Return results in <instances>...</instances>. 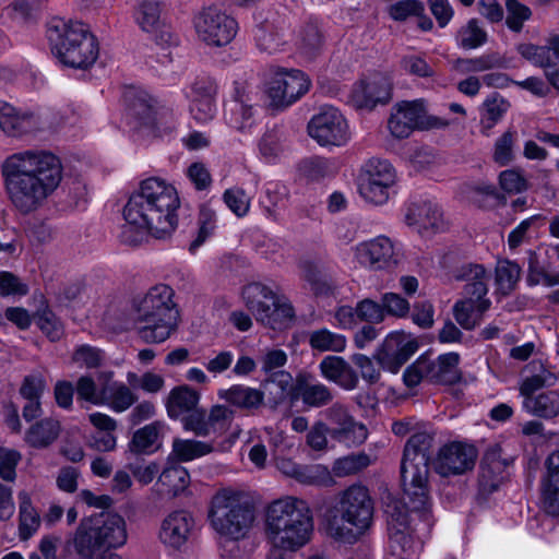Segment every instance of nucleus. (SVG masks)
Returning <instances> with one entry per match:
<instances>
[{
  "label": "nucleus",
  "mask_w": 559,
  "mask_h": 559,
  "mask_svg": "<svg viewBox=\"0 0 559 559\" xmlns=\"http://www.w3.org/2000/svg\"><path fill=\"white\" fill-rule=\"evenodd\" d=\"M159 481L168 487L173 495L183 492L190 485V475L186 467L173 465L163 471Z\"/></svg>",
  "instance_id": "53"
},
{
  "label": "nucleus",
  "mask_w": 559,
  "mask_h": 559,
  "mask_svg": "<svg viewBox=\"0 0 559 559\" xmlns=\"http://www.w3.org/2000/svg\"><path fill=\"white\" fill-rule=\"evenodd\" d=\"M136 115L145 126L156 129L158 135L170 133L176 128L174 114L156 100H141L134 106Z\"/></svg>",
  "instance_id": "32"
},
{
  "label": "nucleus",
  "mask_w": 559,
  "mask_h": 559,
  "mask_svg": "<svg viewBox=\"0 0 559 559\" xmlns=\"http://www.w3.org/2000/svg\"><path fill=\"white\" fill-rule=\"evenodd\" d=\"M194 527L195 521L190 512L176 510L162 521L158 538L166 547L179 550L189 542Z\"/></svg>",
  "instance_id": "18"
},
{
  "label": "nucleus",
  "mask_w": 559,
  "mask_h": 559,
  "mask_svg": "<svg viewBox=\"0 0 559 559\" xmlns=\"http://www.w3.org/2000/svg\"><path fill=\"white\" fill-rule=\"evenodd\" d=\"M392 79L384 73H372L357 81L349 94L348 103L357 110H373L392 98Z\"/></svg>",
  "instance_id": "15"
},
{
  "label": "nucleus",
  "mask_w": 559,
  "mask_h": 559,
  "mask_svg": "<svg viewBox=\"0 0 559 559\" xmlns=\"http://www.w3.org/2000/svg\"><path fill=\"white\" fill-rule=\"evenodd\" d=\"M557 378L556 376L547 370L546 368H544L542 365H539V370L538 372L530 376V377H526L521 386H520V392H521V395L526 399V397H530V396H535L534 393L545 386H551L555 384Z\"/></svg>",
  "instance_id": "57"
},
{
  "label": "nucleus",
  "mask_w": 559,
  "mask_h": 559,
  "mask_svg": "<svg viewBox=\"0 0 559 559\" xmlns=\"http://www.w3.org/2000/svg\"><path fill=\"white\" fill-rule=\"evenodd\" d=\"M373 512L368 488L354 484L338 495L336 506L326 514L325 533L337 542L352 544L370 527Z\"/></svg>",
  "instance_id": "4"
},
{
  "label": "nucleus",
  "mask_w": 559,
  "mask_h": 559,
  "mask_svg": "<svg viewBox=\"0 0 559 559\" xmlns=\"http://www.w3.org/2000/svg\"><path fill=\"white\" fill-rule=\"evenodd\" d=\"M452 277L455 281L466 282L464 295L488 294L490 274L481 264H462L452 271Z\"/></svg>",
  "instance_id": "37"
},
{
  "label": "nucleus",
  "mask_w": 559,
  "mask_h": 559,
  "mask_svg": "<svg viewBox=\"0 0 559 559\" xmlns=\"http://www.w3.org/2000/svg\"><path fill=\"white\" fill-rule=\"evenodd\" d=\"M212 435L225 432L235 417V411L226 405L216 404L211 407L207 414Z\"/></svg>",
  "instance_id": "61"
},
{
  "label": "nucleus",
  "mask_w": 559,
  "mask_h": 559,
  "mask_svg": "<svg viewBox=\"0 0 559 559\" xmlns=\"http://www.w3.org/2000/svg\"><path fill=\"white\" fill-rule=\"evenodd\" d=\"M47 38L55 56L66 66L84 69L98 57L97 40L81 22L53 19Z\"/></svg>",
  "instance_id": "6"
},
{
  "label": "nucleus",
  "mask_w": 559,
  "mask_h": 559,
  "mask_svg": "<svg viewBox=\"0 0 559 559\" xmlns=\"http://www.w3.org/2000/svg\"><path fill=\"white\" fill-rule=\"evenodd\" d=\"M310 86L311 81L302 71L277 68L264 83L267 106L275 110H285L307 94Z\"/></svg>",
  "instance_id": "9"
},
{
  "label": "nucleus",
  "mask_w": 559,
  "mask_h": 559,
  "mask_svg": "<svg viewBox=\"0 0 559 559\" xmlns=\"http://www.w3.org/2000/svg\"><path fill=\"white\" fill-rule=\"evenodd\" d=\"M250 86L242 82L235 84L233 99L227 104L225 121L234 130L249 133L258 121V111L250 104Z\"/></svg>",
  "instance_id": "17"
},
{
  "label": "nucleus",
  "mask_w": 559,
  "mask_h": 559,
  "mask_svg": "<svg viewBox=\"0 0 559 559\" xmlns=\"http://www.w3.org/2000/svg\"><path fill=\"white\" fill-rule=\"evenodd\" d=\"M209 518L215 532L227 539L228 548L224 549L222 559H242L235 542L247 535L253 514L241 495L230 489L218 491L212 499Z\"/></svg>",
  "instance_id": "5"
},
{
  "label": "nucleus",
  "mask_w": 559,
  "mask_h": 559,
  "mask_svg": "<svg viewBox=\"0 0 559 559\" xmlns=\"http://www.w3.org/2000/svg\"><path fill=\"white\" fill-rule=\"evenodd\" d=\"M350 251L353 263L370 271H392L404 259L401 246L385 235L359 241Z\"/></svg>",
  "instance_id": "10"
},
{
  "label": "nucleus",
  "mask_w": 559,
  "mask_h": 559,
  "mask_svg": "<svg viewBox=\"0 0 559 559\" xmlns=\"http://www.w3.org/2000/svg\"><path fill=\"white\" fill-rule=\"evenodd\" d=\"M370 464V459L365 453L352 454L335 461L333 472L336 476L355 474Z\"/></svg>",
  "instance_id": "62"
},
{
  "label": "nucleus",
  "mask_w": 559,
  "mask_h": 559,
  "mask_svg": "<svg viewBox=\"0 0 559 559\" xmlns=\"http://www.w3.org/2000/svg\"><path fill=\"white\" fill-rule=\"evenodd\" d=\"M382 504L384 513L389 522L396 526H406L408 523V508L395 498L392 493L386 492L382 497Z\"/></svg>",
  "instance_id": "59"
},
{
  "label": "nucleus",
  "mask_w": 559,
  "mask_h": 559,
  "mask_svg": "<svg viewBox=\"0 0 559 559\" xmlns=\"http://www.w3.org/2000/svg\"><path fill=\"white\" fill-rule=\"evenodd\" d=\"M136 401V394L126 383H103L98 406H106L114 413L120 414L128 411Z\"/></svg>",
  "instance_id": "36"
},
{
  "label": "nucleus",
  "mask_w": 559,
  "mask_h": 559,
  "mask_svg": "<svg viewBox=\"0 0 559 559\" xmlns=\"http://www.w3.org/2000/svg\"><path fill=\"white\" fill-rule=\"evenodd\" d=\"M105 550L122 547L128 539L127 523L116 512L92 514Z\"/></svg>",
  "instance_id": "25"
},
{
  "label": "nucleus",
  "mask_w": 559,
  "mask_h": 559,
  "mask_svg": "<svg viewBox=\"0 0 559 559\" xmlns=\"http://www.w3.org/2000/svg\"><path fill=\"white\" fill-rule=\"evenodd\" d=\"M215 86L209 81H197L186 92L191 115L200 122L212 120L216 114Z\"/></svg>",
  "instance_id": "28"
},
{
  "label": "nucleus",
  "mask_w": 559,
  "mask_h": 559,
  "mask_svg": "<svg viewBox=\"0 0 559 559\" xmlns=\"http://www.w3.org/2000/svg\"><path fill=\"white\" fill-rule=\"evenodd\" d=\"M419 437L412 436L407 441L402 463L401 480L404 492L413 500L419 495Z\"/></svg>",
  "instance_id": "30"
},
{
  "label": "nucleus",
  "mask_w": 559,
  "mask_h": 559,
  "mask_svg": "<svg viewBox=\"0 0 559 559\" xmlns=\"http://www.w3.org/2000/svg\"><path fill=\"white\" fill-rule=\"evenodd\" d=\"M200 394L188 385L174 388L166 400V409L170 418L177 419L197 408Z\"/></svg>",
  "instance_id": "39"
},
{
  "label": "nucleus",
  "mask_w": 559,
  "mask_h": 559,
  "mask_svg": "<svg viewBox=\"0 0 559 559\" xmlns=\"http://www.w3.org/2000/svg\"><path fill=\"white\" fill-rule=\"evenodd\" d=\"M460 195L464 201L480 209L487 206L488 199L500 198V193L497 191L496 187L485 182L463 183L460 187Z\"/></svg>",
  "instance_id": "48"
},
{
  "label": "nucleus",
  "mask_w": 559,
  "mask_h": 559,
  "mask_svg": "<svg viewBox=\"0 0 559 559\" xmlns=\"http://www.w3.org/2000/svg\"><path fill=\"white\" fill-rule=\"evenodd\" d=\"M223 200L227 207L238 217L246 216L250 210L251 198L241 188L234 187L227 189L223 194Z\"/></svg>",
  "instance_id": "60"
},
{
  "label": "nucleus",
  "mask_w": 559,
  "mask_h": 559,
  "mask_svg": "<svg viewBox=\"0 0 559 559\" xmlns=\"http://www.w3.org/2000/svg\"><path fill=\"white\" fill-rule=\"evenodd\" d=\"M319 369L324 379L346 391H353L358 386L357 372L343 357L326 356L321 360Z\"/></svg>",
  "instance_id": "31"
},
{
  "label": "nucleus",
  "mask_w": 559,
  "mask_h": 559,
  "mask_svg": "<svg viewBox=\"0 0 559 559\" xmlns=\"http://www.w3.org/2000/svg\"><path fill=\"white\" fill-rule=\"evenodd\" d=\"M397 183V173L394 166L382 158L368 159L359 175V193L361 198L373 205L388 203Z\"/></svg>",
  "instance_id": "11"
},
{
  "label": "nucleus",
  "mask_w": 559,
  "mask_h": 559,
  "mask_svg": "<svg viewBox=\"0 0 559 559\" xmlns=\"http://www.w3.org/2000/svg\"><path fill=\"white\" fill-rule=\"evenodd\" d=\"M68 545L81 559H95L103 555L105 549L92 514L81 519Z\"/></svg>",
  "instance_id": "23"
},
{
  "label": "nucleus",
  "mask_w": 559,
  "mask_h": 559,
  "mask_svg": "<svg viewBox=\"0 0 559 559\" xmlns=\"http://www.w3.org/2000/svg\"><path fill=\"white\" fill-rule=\"evenodd\" d=\"M179 206V195L171 183L156 177L143 180L123 207L121 240L138 246L150 237L170 236L178 225Z\"/></svg>",
  "instance_id": "1"
},
{
  "label": "nucleus",
  "mask_w": 559,
  "mask_h": 559,
  "mask_svg": "<svg viewBox=\"0 0 559 559\" xmlns=\"http://www.w3.org/2000/svg\"><path fill=\"white\" fill-rule=\"evenodd\" d=\"M255 20L259 21L258 15ZM258 47L269 53H274L284 46V31L272 22H258L254 31Z\"/></svg>",
  "instance_id": "45"
},
{
  "label": "nucleus",
  "mask_w": 559,
  "mask_h": 559,
  "mask_svg": "<svg viewBox=\"0 0 559 559\" xmlns=\"http://www.w3.org/2000/svg\"><path fill=\"white\" fill-rule=\"evenodd\" d=\"M192 27L197 39L211 48L228 46L239 31L234 14L218 3H209L195 11Z\"/></svg>",
  "instance_id": "8"
},
{
  "label": "nucleus",
  "mask_w": 559,
  "mask_h": 559,
  "mask_svg": "<svg viewBox=\"0 0 559 559\" xmlns=\"http://www.w3.org/2000/svg\"><path fill=\"white\" fill-rule=\"evenodd\" d=\"M491 301L487 295H464L453 306V316L456 322L465 330H473L483 319L484 313L490 308Z\"/></svg>",
  "instance_id": "29"
},
{
  "label": "nucleus",
  "mask_w": 559,
  "mask_h": 559,
  "mask_svg": "<svg viewBox=\"0 0 559 559\" xmlns=\"http://www.w3.org/2000/svg\"><path fill=\"white\" fill-rule=\"evenodd\" d=\"M19 501V535L23 540L32 537L40 526V515L33 506L32 495L27 490H21Z\"/></svg>",
  "instance_id": "38"
},
{
  "label": "nucleus",
  "mask_w": 559,
  "mask_h": 559,
  "mask_svg": "<svg viewBox=\"0 0 559 559\" xmlns=\"http://www.w3.org/2000/svg\"><path fill=\"white\" fill-rule=\"evenodd\" d=\"M510 108V103L501 95L495 93L488 96L480 108L481 132L486 135L503 118Z\"/></svg>",
  "instance_id": "44"
},
{
  "label": "nucleus",
  "mask_w": 559,
  "mask_h": 559,
  "mask_svg": "<svg viewBox=\"0 0 559 559\" xmlns=\"http://www.w3.org/2000/svg\"><path fill=\"white\" fill-rule=\"evenodd\" d=\"M138 313H171V316H179L174 301V289L166 284L153 286L139 302Z\"/></svg>",
  "instance_id": "33"
},
{
  "label": "nucleus",
  "mask_w": 559,
  "mask_h": 559,
  "mask_svg": "<svg viewBox=\"0 0 559 559\" xmlns=\"http://www.w3.org/2000/svg\"><path fill=\"white\" fill-rule=\"evenodd\" d=\"M167 429L165 421L155 420L134 431L129 449L135 454L155 453L163 443V436Z\"/></svg>",
  "instance_id": "34"
},
{
  "label": "nucleus",
  "mask_w": 559,
  "mask_h": 559,
  "mask_svg": "<svg viewBox=\"0 0 559 559\" xmlns=\"http://www.w3.org/2000/svg\"><path fill=\"white\" fill-rule=\"evenodd\" d=\"M314 532L313 513L309 503L295 496H284L265 508L264 534L271 546L266 559H292L307 546Z\"/></svg>",
  "instance_id": "3"
},
{
  "label": "nucleus",
  "mask_w": 559,
  "mask_h": 559,
  "mask_svg": "<svg viewBox=\"0 0 559 559\" xmlns=\"http://www.w3.org/2000/svg\"><path fill=\"white\" fill-rule=\"evenodd\" d=\"M308 342L313 350L335 352L345 350L347 341L343 334L334 333L326 328L313 330L308 335Z\"/></svg>",
  "instance_id": "46"
},
{
  "label": "nucleus",
  "mask_w": 559,
  "mask_h": 559,
  "mask_svg": "<svg viewBox=\"0 0 559 559\" xmlns=\"http://www.w3.org/2000/svg\"><path fill=\"white\" fill-rule=\"evenodd\" d=\"M179 316L171 313H138L136 323L140 337L148 344L163 343L176 331Z\"/></svg>",
  "instance_id": "21"
},
{
  "label": "nucleus",
  "mask_w": 559,
  "mask_h": 559,
  "mask_svg": "<svg viewBox=\"0 0 559 559\" xmlns=\"http://www.w3.org/2000/svg\"><path fill=\"white\" fill-rule=\"evenodd\" d=\"M478 456L477 449L469 443L452 441L442 445L428 466L442 477L463 475L472 471Z\"/></svg>",
  "instance_id": "14"
},
{
  "label": "nucleus",
  "mask_w": 559,
  "mask_h": 559,
  "mask_svg": "<svg viewBox=\"0 0 559 559\" xmlns=\"http://www.w3.org/2000/svg\"><path fill=\"white\" fill-rule=\"evenodd\" d=\"M40 117L0 100V129L10 136H20L40 128Z\"/></svg>",
  "instance_id": "22"
},
{
  "label": "nucleus",
  "mask_w": 559,
  "mask_h": 559,
  "mask_svg": "<svg viewBox=\"0 0 559 559\" xmlns=\"http://www.w3.org/2000/svg\"><path fill=\"white\" fill-rule=\"evenodd\" d=\"M519 53L542 68H552L557 64L547 43L543 46H536L533 44H521L518 47Z\"/></svg>",
  "instance_id": "54"
},
{
  "label": "nucleus",
  "mask_w": 559,
  "mask_h": 559,
  "mask_svg": "<svg viewBox=\"0 0 559 559\" xmlns=\"http://www.w3.org/2000/svg\"><path fill=\"white\" fill-rule=\"evenodd\" d=\"M182 427L197 436L209 437L212 435L209 417L203 409L194 408L182 419Z\"/></svg>",
  "instance_id": "64"
},
{
  "label": "nucleus",
  "mask_w": 559,
  "mask_h": 559,
  "mask_svg": "<svg viewBox=\"0 0 559 559\" xmlns=\"http://www.w3.org/2000/svg\"><path fill=\"white\" fill-rule=\"evenodd\" d=\"M523 408L537 417L550 419L559 415V393L548 391L523 399Z\"/></svg>",
  "instance_id": "43"
},
{
  "label": "nucleus",
  "mask_w": 559,
  "mask_h": 559,
  "mask_svg": "<svg viewBox=\"0 0 559 559\" xmlns=\"http://www.w3.org/2000/svg\"><path fill=\"white\" fill-rule=\"evenodd\" d=\"M281 472L307 485L322 484L329 478V471L322 465H298L290 460L278 463Z\"/></svg>",
  "instance_id": "41"
},
{
  "label": "nucleus",
  "mask_w": 559,
  "mask_h": 559,
  "mask_svg": "<svg viewBox=\"0 0 559 559\" xmlns=\"http://www.w3.org/2000/svg\"><path fill=\"white\" fill-rule=\"evenodd\" d=\"M460 356L456 353L440 355L437 361H428L421 355V379L426 378L433 383L454 384L460 381Z\"/></svg>",
  "instance_id": "27"
},
{
  "label": "nucleus",
  "mask_w": 559,
  "mask_h": 559,
  "mask_svg": "<svg viewBox=\"0 0 559 559\" xmlns=\"http://www.w3.org/2000/svg\"><path fill=\"white\" fill-rule=\"evenodd\" d=\"M241 298L255 320L272 330H286L295 321V310L290 301L274 285L249 283L243 286Z\"/></svg>",
  "instance_id": "7"
},
{
  "label": "nucleus",
  "mask_w": 559,
  "mask_h": 559,
  "mask_svg": "<svg viewBox=\"0 0 559 559\" xmlns=\"http://www.w3.org/2000/svg\"><path fill=\"white\" fill-rule=\"evenodd\" d=\"M0 173L10 202L22 214L39 209L62 180L60 159L45 150H25L7 156Z\"/></svg>",
  "instance_id": "2"
},
{
  "label": "nucleus",
  "mask_w": 559,
  "mask_h": 559,
  "mask_svg": "<svg viewBox=\"0 0 559 559\" xmlns=\"http://www.w3.org/2000/svg\"><path fill=\"white\" fill-rule=\"evenodd\" d=\"M214 447L210 442L197 439L175 438L168 459L178 462H190L212 453Z\"/></svg>",
  "instance_id": "40"
},
{
  "label": "nucleus",
  "mask_w": 559,
  "mask_h": 559,
  "mask_svg": "<svg viewBox=\"0 0 559 559\" xmlns=\"http://www.w3.org/2000/svg\"><path fill=\"white\" fill-rule=\"evenodd\" d=\"M60 423L52 418H44L32 425L25 433V442L37 449L47 448L60 435Z\"/></svg>",
  "instance_id": "42"
},
{
  "label": "nucleus",
  "mask_w": 559,
  "mask_h": 559,
  "mask_svg": "<svg viewBox=\"0 0 559 559\" xmlns=\"http://www.w3.org/2000/svg\"><path fill=\"white\" fill-rule=\"evenodd\" d=\"M501 61L496 55H484L469 59H457L454 69L461 74L484 72L489 69L500 67Z\"/></svg>",
  "instance_id": "55"
},
{
  "label": "nucleus",
  "mask_w": 559,
  "mask_h": 559,
  "mask_svg": "<svg viewBox=\"0 0 559 559\" xmlns=\"http://www.w3.org/2000/svg\"><path fill=\"white\" fill-rule=\"evenodd\" d=\"M418 349L417 338L405 332L390 333L373 354L377 364L385 371L397 373Z\"/></svg>",
  "instance_id": "16"
},
{
  "label": "nucleus",
  "mask_w": 559,
  "mask_h": 559,
  "mask_svg": "<svg viewBox=\"0 0 559 559\" xmlns=\"http://www.w3.org/2000/svg\"><path fill=\"white\" fill-rule=\"evenodd\" d=\"M487 41V33L476 19H471L456 34V43L463 49H476Z\"/></svg>",
  "instance_id": "49"
},
{
  "label": "nucleus",
  "mask_w": 559,
  "mask_h": 559,
  "mask_svg": "<svg viewBox=\"0 0 559 559\" xmlns=\"http://www.w3.org/2000/svg\"><path fill=\"white\" fill-rule=\"evenodd\" d=\"M526 281L528 285L543 284L547 287L559 285V272L550 270L549 265L542 263L535 251L528 252V267Z\"/></svg>",
  "instance_id": "47"
},
{
  "label": "nucleus",
  "mask_w": 559,
  "mask_h": 559,
  "mask_svg": "<svg viewBox=\"0 0 559 559\" xmlns=\"http://www.w3.org/2000/svg\"><path fill=\"white\" fill-rule=\"evenodd\" d=\"M330 420L332 424L330 435L337 442L346 447H356L366 441L368 437L366 426L356 421L343 407H332Z\"/></svg>",
  "instance_id": "19"
},
{
  "label": "nucleus",
  "mask_w": 559,
  "mask_h": 559,
  "mask_svg": "<svg viewBox=\"0 0 559 559\" xmlns=\"http://www.w3.org/2000/svg\"><path fill=\"white\" fill-rule=\"evenodd\" d=\"M106 360L104 350L98 347L81 344L78 345L71 355V361L79 368L95 369L103 366Z\"/></svg>",
  "instance_id": "50"
},
{
  "label": "nucleus",
  "mask_w": 559,
  "mask_h": 559,
  "mask_svg": "<svg viewBox=\"0 0 559 559\" xmlns=\"http://www.w3.org/2000/svg\"><path fill=\"white\" fill-rule=\"evenodd\" d=\"M521 267L510 261L500 263L496 269V281L500 289L507 294L510 293L520 280Z\"/></svg>",
  "instance_id": "63"
},
{
  "label": "nucleus",
  "mask_w": 559,
  "mask_h": 559,
  "mask_svg": "<svg viewBox=\"0 0 559 559\" xmlns=\"http://www.w3.org/2000/svg\"><path fill=\"white\" fill-rule=\"evenodd\" d=\"M509 465L502 459L501 448L498 445L487 449L479 465L478 489L481 495H490L498 490L506 477Z\"/></svg>",
  "instance_id": "20"
},
{
  "label": "nucleus",
  "mask_w": 559,
  "mask_h": 559,
  "mask_svg": "<svg viewBox=\"0 0 559 559\" xmlns=\"http://www.w3.org/2000/svg\"><path fill=\"white\" fill-rule=\"evenodd\" d=\"M216 227V213L209 205H202L199 214V230L195 239L190 243L189 251L195 253L198 249L212 236Z\"/></svg>",
  "instance_id": "52"
},
{
  "label": "nucleus",
  "mask_w": 559,
  "mask_h": 559,
  "mask_svg": "<svg viewBox=\"0 0 559 559\" xmlns=\"http://www.w3.org/2000/svg\"><path fill=\"white\" fill-rule=\"evenodd\" d=\"M217 396L228 405L243 411L257 409L264 402V393L261 390L239 383L219 389Z\"/></svg>",
  "instance_id": "35"
},
{
  "label": "nucleus",
  "mask_w": 559,
  "mask_h": 559,
  "mask_svg": "<svg viewBox=\"0 0 559 559\" xmlns=\"http://www.w3.org/2000/svg\"><path fill=\"white\" fill-rule=\"evenodd\" d=\"M309 136L323 147H340L352 139L349 123L334 106H322L307 126Z\"/></svg>",
  "instance_id": "12"
},
{
  "label": "nucleus",
  "mask_w": 559,
  "mask_h": 559,
  "mask_svg": "<svg viewBox=\"0 0 559 559\" xmlns=\"http://www.w3.org/2000/svg\"><path fill=\"white\" fill-rule=\"evenodd\" d=\"M516 132L508 130L501 134L495 142L492 159L499 166H507L514 159V143Z\"/></svg>",
  "instance_id": "58"
},
{
  "label": "nucleus",
  "mask_w": 559,
  "mask_h": 559,
  "mask_svg": "<svg viewBox=\"0 0 559 559\" xmlns=\"http://www.w3.org/2000/svg\"><path fill=\"white\" fill-rule=\"evenodd\" d=\"M386 127L393 138H408L419 127V102L414 99L395 103L391 108Z\"/></svg>",
  "instance_id": "24"
},
{
  "label": "nucleus",
  "mask_w": 559,
  "mask_h": 559,
  "mask_svg": "<svg viewBox=\"0 0 559 559\" xmlns=\"http://www.w3.org/2000/svg\"><path fill=\"white\" fill-rule=\"evenodd\" d=\"M540 509L550 516H559V483L540 479Z\"/></svg>",
  "instance_id": "56"
},
{
  "label": "nucleus",
  "mask_w": 559,
  "mask_h": 559,
  "mask_svg": "<svg viewBox=\"0 0 559 559\" xmlns=\"http://www.w3.org/2000/svg\"><path fill=\"white\" fill-rule=\"evenodd\" d=\"M384 559H416L412 538L396 528L390 536Z\"/></svg>",
  "instance_id": "51"
},
{
  "label": "nucleus",
  "mask_w": 559,
  "mask_h": 559,
  "mask_svg": "<svg viewBox=\"0 0 559 559\" xmlns=\"http://www.w3.org/2000/svg\"><path fill=\"white\" fill-rule=\"evenodd\" d=\"M133 17L139 28L150 34L157 45L174 46L178 44V36L167 21L162 1H139Z\"/></svg>",
  "instance_id": "13"
},
{
  "label": "nucleus",
  "mask_w": 559,
  "mask_h": 559,
  "mask_svg": "<svg viewBox=\"0 0 559 559\" xmlns=\"http://www.w3.org/2000/svg\"><path fill=\"white\" fill-rule=\"evenodd\" d=\"M88 421L95 430L87 438L88 448L97 452L115 451L117 448V420L108 414L93 412L88 414Z\"/></svg>",
  "instance_id": "26"
}]
</instances>
